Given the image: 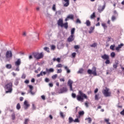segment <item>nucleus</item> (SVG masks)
I'll list each match as a JSON object with an SVG mask.
<instances>
[{"instance_id": "nucleus-1", "label": "nucleus", "mask_w": 124, "mask_h": 124, "mask_svg": "<svg viewBox=\"0 0 124 124\" xmlns=\"http://www.w3.org/2000/svg\"><path fill=\"white\" fill-rule=\"evenodd\" d=\"M78 93L79 95L77 96V100L78 101L83 102L84 99H88V96L85 93H83V92L79 91Z\"/></svg>"}, {"instance_id": "nucleus-2", "label": "nucleus", "mask_w": 124, "mask_h": 124, "mask_svg": "<svg viewBox=\"0 0 124 124\" xmlns=\"http://www.w3.org/2000/svg\"><path fill=\"white\" fill-rule=\"evenodd\" d=\"M6 89V93H11L13 89H12V83L10 82L7 84L5 86Z\"/></svg>"}, {"instance_id": "nucleus-3", "label": "nucleus", "mask_w": 124, "mask_h": 124, "mask_svg": "<svg viewBox=\"0 0 124 124\" xmlns=\"http://www.w3.org/2000/svg\"><path fill=\"white\" fill-rule=\"evenodd\" d=\"M33 56L36 60H40L41 59H43L44 54H43V52H41L40 53L36 52L33 53Z\"/></svg>"}, {"instance_id": "nucleus-4", "label": "nucleus", "mask_w": 124, "mask_h": 124, "mask_svg": "<svg viewBox=\"0 0 124 124\" xmlns=\"http://www.w3.org/2000/svg\"><path fill=\"white\" fill-rule=\"evenodd\" d=\"M87 73L90 75H93V76H97V73H96V68L95 66H93L92 70L88 69L87 70Z\"/></svg>"}, {"instance_id": "nucleus-5", "label": "nucleus", "mask_w": 124, "mask_h": 124, "mask_svg": "<svg viewBox=\"0 0 124 124\" xmlns=\"http://www.w3.org/2000/svg\"><path fill=\"white\" fill-rule=\"evenodd\" d=\"M110 90L109 88L106 87L105 89H104L102 91V93H103L104 96L106 97H108V96H110L111 95V92H109Z\"/></svg>"}, {"instance_id": "nucleus-6", "label": "nucleus", "mask_w": 124, "mask_h": 124, "mask_svg": "<svg viewBox=\"0 0 124 124\" xmlns=\"http://www.w3.org/2000/svg\"><path fill=\"white\" fill-rule=\"evenodd\" d=\"M54 68H50L49 69L46 68V71L43 72V71H42L41 72V73H42V75L43 76V75H46V74H48V75H49V74H50L51 72H54Z\"/></svg>"}, {"instance_id": "nucleus-7", "label": "nucleus", "mask_w": 124, "mask_h": 124, "mask_svg": "<svg viewBox=\"0 0 124 124\" xmlns=\"http://www.w3.org/2000/svg\"><path fill=\"white\" fill-rule=\"evenodd\" d=\"M15 64L16 67V69H14V70H15V71H20V68H19V67L20 66V64H21V59H18L15 62Z\"/></svg>"}, {"instance_id": "nucleus-8", "label": "nucleus", "mask_w": 124, "mask_h": 124, "mask_svg": "<svg viewBox=\"0 0 124 124\" xmlns=\"http://www.w3.org/2000/svg\"><path fill=\"white\" fill-rule=\"evenodd\" d=\"M5 56L6 59H9L10 60L11 58L13 56V54H12V51H11V50L7 51Z\"/></svg>"}, {"instance_id": "nucleus-9", "label": "nucleus", "mask_w": 124, "mask_h": 124, "mask_svg": "<svg viewBox=\"0 0 124 124\" xmlns=\"http://www.w3.org/2000/svg\"><path fill=\"white\" fill-rule=\"evenodd\" d=\"M24 108L25 109V110H27L31 106V105L29 104V102H28V100H25L24 102Z\"/></svg>"}, {"instance_id": "nucleus-10", "label": "nucleus", "mask_w": 124, "mask_h": 124, "mask_svg": "<svg viewBox=\"0 0 124 124\" xmlns=\"http://www.w3.org/2000/svg\"><path fill=\"white\" fill-rule=\"evenodd\" d=\"M73 82L71 80L69 79L68 81V85L70 87V91L73 92V88H72V84Z\"/></svg>"}, {"instance_id": "nucleus-11", "label": "nucleus", "mask_w": 124, "mask_h": 124, "mask_svg": "<svg viewBox=\"0 0 124 124\" xmlns=\"http://www.w3.org/2000/svg\"><path fill=\"white\" fill-rule=\"evenodd\" d=\"M62 24H63V20L62 18H60L57 21V24L60 27H62Z\"/></svg>"}, {"instance_id": "nucleus-12", "label": "nucleus", "mask_w": 124, "mask_h": 124, "mask_svg": "<svg viewBox=\"0 0 124 124\" xmlns=\"http://www.w3.org/2000/svg\"><path fill=\"white\" fill-rule=\"evenodd\" d=\"M106 6V5L105 3L102 7L101 6L99 7V8H98V12H99L100 13H101V12L103 11V10L105 9Z\"/></svg>"}, {"instance_id": "nucleus-13", "label": "nucleus", "mask_w": 124, "mask_h": 124, "mask_svg": "<svg viewBox=\"0 0 124 124\" xmlns=\"http://www.w3.org/2000/svg\"><path fill=\"white\" fill-rule=\"evenodd\" d=\"M67 88L66 87H63L62 88H61L60 90V93H66L67 92Z\"/></svg>"}, {"instance_id": "nucleus-14", "label": "nucleus", "mask_w": 124, "mask_h": 124, "mask_svg": "<svg viewBox=\"0 0 124 124\" xmlns=\"http://www.w3.org/2000/svg\"><path fill=\"white\" fill-rule=\"evenodd\" d=\"M74 17V16H73V15H68L67 16V17L65 19V22H67V21H68V20H69V19H70L71 20H73Z\"/></svg>"}, {"instance_id": "nucleus-15", "label": "nucleus", "mask_w": 124, "mask_h": 124, "mask_svg": "<svg viewBox=\"0 0 124 124\" xmlns=\"http://www.w3.org/2000/svg\"><path fill=\"white\" fill-rule=\"evenodd\" d=\"M68 42H72L74 40V35H71L67 39Z\"/></svg>"}, {"instance_id": "nucleus-16", "label": "nucleus", "mask_w": 124, "mask_h": 124, "mask_svg": "<svg viewBox=\"0 0 124 124\" xmlns=\"http://www.w3.org/2000/svg\"><path fill=\"white\" fill-rule=\"evenodd\" d=\"M61 28H64V29L67 30V29L68 28V23L66 22L65 23H63Z\"/></svg>"}, {"instance_id": "nucleus-17", "label": "nucleus", "mask_w": 124, "mask_h": 124, "mask_svg": "<svg viewBox=\"0 0 124 124\" xmlns=\"http://www.w3.org/2000/svg\"><path fill=\"white\" fill-rule=\"evenodd\" d=\"M101 58L103 60H109V56L107 54H104L101 56Z\"/></svg>"}, {"instance_id": "nucleus-18", "label": "nucleus", "mask_w": 124, "mask_h": 124, "mask_svg": "<svg viewBox=\"0 0 124 124\" xmlns=\"http://www.w3.org/2000/svg\"><path fill=\"white\" fill-rule=\"evenodd\" d=\"M19 81H20V78H16L14 82L15 86H18V84H19Z\"/></svg>"}, {"instance_id": "nucleus-19", "label": "nucleus", "mask_w": 124, "mask_h": 124, "mask_svg": "<svg viewBox=\"0 0 124 124\" xmlns=\"http://www.w3.org/2000/svg\"><path fill=\"white\" fill-rule=\"evenodd\" d=\"M65 2V4H63V6L65 7H67L69 5V0H63Z\"/></svg>"}, {"instance_id": "nucleus-20", "label": "nucleus", "mask_w": 124, "mask_h": 124, "mask_svg": "<svg viewBox=\"0 0 124 124\" xmlns=\"http://www.w3.org/2000/svg\"><path fill=\"white\" fill-rule=\"evenodd\" d=\"M64 68L65 70H66L67 71V73L68 74L69 73H70L71 71L69 69H68V67H67V66H64Z\"/></svg>"}, {"instance_id": "nucleus-21", "label": "nucleus", "mask_w": 124, "mask_h": 124, "mask_svg": "<svg viewBox=\"0 0 124 124\" xmlns=\"http://www.w3.org/2000/svg\"><path fill=\"white\" fill-rule=\"evenodd\" d=\"M93 30H94V27H91L90 29V31H89V33H93Z\"/></svg>"}, {"instance_id": "nucleus-22", "label": "nucleus", "mask_w": 124, "mask_h": 124, "mask_svg": "<svg viewBox=\"0 0 124 124\" xmlns=\"http://www.w3.org/2000/svg\"><path fill=\"white\" fill-rule=\"evenodd\" d=\"M83 72H84V69L80 68V69H79L77 73L78 74H82V73H83Z\"/></svg>"}, {"instance_id": "nucleus-23", "label": "nucleus", "mask_w": 124, "mask_h": 124, "mask_svg": "<svg viewBox=\"0 0 124 124\" xmlns=\"http://www.w3.org/2000/svg\"><path fill=\"white\" fill-rule=\"evenodd\" d=\"M85 24H86L87 27H90L91 26V21H90V20H86Z\"/></svg>"}, {"instance_id": "nucleus-24", "label": "nucleus", "mask_w": 124, "mask_h": 124, "mask_svg": "<svg viewBox=\"0 0 124 124\" xmlns=\"http://www.w3.org/2000/svg\"><path fill=\"white\" fill-rule=\"evenodd\" d=\"M85 121H88V124L92 123V118H91V117H88V118H86Z\"/></svg>"}, {"instance_id": "nucleus-25", "label": "nucleus", "mask_w": 124, "mask_h": 124, "mask_svg": "<svg viewBox=\"0 0 124 124\" xmlns=\"http://www.w3.org/2000/svg\"><path fill=\"white\" fill-rule=\"evenodd\" d=\"M69 123L71 124L73 122H74V120H73V118L72 117H69Z\"/></svg>"}, {"instance_id": "nucleus-26", "label": "nucleus", "mask_w": 124, "mask_h": 124, "mask_svg": "<svg viewBox=\"0 0 124 124\" xmlns=\"http://www.w3.org/2000/svg\"><path fill=\"white\" fill-rule=\"evenodd\" d=\"M44 50L45 51H46V52H47V53H49L50 52V48H49V47H45L44 48Z\"/></svg>"}, {"instance_id": "nucleus-27", "label": "nucleus", "mask_w": 124, "mask_h": 124, "mask_svg": "<svg viewBox=\"0 0 124 124\" xmlns=\"http://www.w3.org/2000/svg\"><path fill=\"white\" fill-rule=\"evenodd\" d=\"M6 67L7 68V69H10L12 67V65H11L10 64H7L6 65Z\"/></svg>"}, {"instance_id": "nucleus-28", "label": "nucleus", "mask_w": 124, "mask_h": 124, "mask_svg": "<svg viewBox=\"0 0 124 124\" xmlns=\"http://www.w3.org/2000/svg\"><path fill=\"white\" fill-rule=\"evenodd\" d=\"M91 19H94L95 18V13H93L92 15H91L90 16Z\"/></svg>"}, {"instance_id": "nucleus-29", "label": "nucleus", "mask_w": 124, "mask_h": 124, "mask_svg": "<svg viewBox=\"0 0 124 124\" xmlns=\"http://www.w3.org/2000/svg\"><path fill=\"white\" fill-rule=\"evenodd\" d=\"M74 32H75V28H73L71 31V35H74Z\"/></svg>"}, {"instance_id": "nucleus-30", "label": "nucleus", "mask_w": 124, "mask_h": 124, "mask_svg": "<svg viewBox=\"0 0 124 124\" xmlns=\"http://www.w3.org/2000/svg\"><path fill=\"white\" fill-rule=\"evenodd\" d=\"M91 47H93V48H95V47H96V46H97V44H96V43H94L93 44L91 45Z\"/></svg>"}, {"instance_id": "nucleus-31", "label": "nucleus", "mask_w": 124, "mask_h": 124, "mask_svg": "<svg viewBox=\"0 0 124 124\" xmlns=\"http://www.w3.org/2000/svg\"><path fill=\"white\" fill-rule=\"evenodd\" d=\"M101 25H102V26L103 27V28H104V29L106 30V28H107V25H106V24L102 23Z\"/></svg>"}, {"instance_id": "nucleus-32", "label": "nucleus", "mask_w": 124, "mask_h": 124, "mask_svg": "<svg viewBox=\"0 0 124 124\" xmlns=\"http://www.w3.org/2000/svg\"><path fill=\"white\" fill-rule=\"evenodd\" d=\"M16 109L17 110H20L21 109V105L20 104L18 103L16 105Z\"/></svg>"}, {"instance_id": "nucleus-33", "label": "nucleus", "mask_w": 124, "mask_h": 124, "mask_svg": "<svg viewBox=\"0 0 124 124\" xmlns=\"http://www.w3.org/2000/svg\"><path fill=\"white\" fill-rule=\"evenodd\" d=\"M56 67H57L58 68H61L62 67V64L61 63H59L56 65Z\"/></svg>"}, {"instance_id": "nucleus-34", "label": "nucleus", "mask_w": 124, "mask_h": 124, "mask_svg": "<svg viewBox=\"0 0 124 124\" xmlns=\"http://www.w3.org/2000/svg\"><path fill=\"white\" fill-rule=\"evenodd\" d=\"M57 77H58V75L55 74L52 76L51 78L52 79H53V80H55V79H57Z\"/></svg>"}, {"instance_id": "nucleus-35", "label": "nucleus", "mask_w": 124, "mask_h": 124, "mask_svg": "<svg viewBox=\"0 0 124 124\" xmlns=\"http://www.w3.org/2000/svg\"><path fill=\"white\" fill-rule=\"evenodd\" d=\"M115 48V45H111L110 46V50H112V51H114Z\"/></svg>"}, {"instance_id": "nucleus-36", "label": "nucleus", "mask_w": 124, "mask_h": 124, "mask_svg": "<svg viewBox=\"0 0 124 124\" xmlns=\"http://www.w3.org/2000/svg\"><path fill=\"white\" fill-rule=\"evenodd\" d=\"M79 116H83V115H84V114H85V112H84V111H80L79 113Z\"/></svg>"}, {"instance_id": "nucleus-37", "label": "nucleus", "mask_w": 124, "mask_h": 124, "mask_svg": "<svg viewBox=\"0 0 124 124\" xmlns=\"http://www.w3.org/2000/svg\"><path fill=\"white\" fill-rule=\"evenodd\" d=\"M74 49H75L76 50H77L78 49H79L80 48V46L78 45H75L74 46Z\"/></svg>"}, {"instance_id": "nucleus-38", "label": "nucleus", "mask_w": 124, "mask_h": 124, "mask_svg": "<svg viewBox=\"0 0 124 124\" xmlns=\"http://www.w3.org/2000/svg\"><path fill=\"white\" fill-rule=\"evenodd\" d=\"M99 96V94H96L95 95V100H98L99 98H98V97Z\"/></svg>"}, {"instance_id": "nucleus-39", "label": "nucleus", "mask_w": 124, "mask_h": 124, "mask_svg": "<svg viewBox=\"0 0 124 124\" xmlns=\"http://www.w3.org/2000/svg\"><path fill=\"white\" fill-rule=\"evenodd\" d=\"M32 110H35V109H36V107H35L34 104H32Z\"/></svg>"}, {"instance_id": "nucleus-40", "label": "nucleus", "mask_w": 124, "mask_h": 124, "mask_svg": "<svg viewBox=\"0 0 124 124\" xmlns=\"http://www.w3.org/2000/svg\"><path fill=\"white\" fill-rule=\"evenodd\" d=\"M110 56L112 57V58H114V57L116 56V54H115V52H112L110 54Z\"/></svg>"}, {"instance_id": "nucleus-41", "label": "nucleus", "mask_w": 124, "mask_h": 124, "mask_svg": "<svg viewBox=\"0 0 124 124\" xmlns=\"http://www.w3.org/2000/svg\"><path fill=\"white\" fill-rule=\"evenodd\" d=\"M52 10L53 11H56V4H53L52 6Z\"/></svg>"}, {"instance_id": "nucleus-42", "label": "nucleus", "mask_w": 124, "mask_h": 124, "mask_svg": "<svg viewBox=\"0 0 124 124\" xmlns=\"http://www.w3.org/2000/svg\"><path fill=\"white\" fill-rule=\"evenodd\" d=\"M45 81L46 83H48V82H50V79H49L48 78H46L45 79Z\"/></svg>"}, {"instance_id": "nucleus-43", "label": "nucleus", "mask_w": 124, "mask_h": 124, "mask_svg": "<svg viewBox=\"0 0 124 124\" xmlns=\"http://www.w3.org/2000/svg\"><path fill=\"white\" fill-rule=\"evenodd\" d=\"M109 63H110V60H109V59H107L106 61L105 62V64H109Z\"/></svg>"}, {"instance_id": "nucleus-44", "label": "nucleus", "mask_w": 124, "mask_h": 124, "mask_svg": "<svg viewBox=\"0 0 124 124\" xmlns=\"http://www.w3.org/2000/svg\"><path fill=\"white\" fill-rule=\"evenodd\" d=\"M62 69H59L57 70V73H62Z\"/></svg>"}, {"instance_id": "nucleus-45", "label": "nucleus", "mask_w": 124, "mask_h": 124, "mask_svg": "<svg viewBox=\"0 0 124 124\" xmlns=\"http://www.w3.org/2000/svg\"><path fill=\"white\" fill-rule=\"evenodd\" d=\"M29 121H30L29 119H26L25 120L24 124H28V123H29Z\"/></svg>"}, {"instance_id": "nucleus-46", "label": "nucleus", "mask_w": 124, "mask_h": 124, "mask_svg": "<svg viewBox=\"0 0 124 124\" xmlns=\"http://www.w3.org/2000/svg\"><path fill=\"white\" fill-rule=\"evenodd\" d=\"M56 49V46L54 45L51 46V50H55Z\"/></svg>"}, {"instance_id": "nucleus-47", "label": "nucleus", "mask_w": 124, "mask_h": 124, "mask_svg": "<svg viewBox=\"0 0 124 124\" xmlns=\"http://www.w3.org/2000/svg\"><path fill=\"white\" fill-rule=\"evenodd\" d=\"M60 116L62 118H64V115H63V112L61 111L60 112Z\"/></svg>"}, {"instance_id": "nucleus-48", "label": "nucleus", "mask_w": 124, "mask_h": 124, "mask_svg": "<svg viewBox=\"0 0 124 124\" xmlns=\"http://www.w3.org/2000/svg\"><path fill=\"white\" fill-rule=\"evenodd\" d=\"M74 123H79L80 121H79V119L78 118H76L75 120H74Z\"/></svg>"}, {"instance_id": "nucleus-49", "label": "nucleus", "mask_w": 124, "mask_h": 124, "mask_svg": "<svg viewBox=\"0 0 124 124\" xmlns=\"http://www.w3.org/2000/svg\"><path fill=\"white\" fill-rule=\"evenodd\" d=\"M22 79H26V75L23 74L21 76Z\"/></svg>"}, {"instance_id": "nucleus-50", "label": "nucleus", "mask_w": 124, "mask_h": 124, "mask_svg": "<svg viewBox=\"0 0 124 124\" xmlns=\"http://www.w3.org/2000/svg\"><path fill=\"white\" fill-rule=\"evenodd\" d=\"M12 120H15V114L13 113L12 114Z\"/></svg>"}, {"instance_id": "nucleus-51", "label": "nucleus", "mask_w": 124, "mask_h": 124, "mask_svg": "<svg viewBox=\"0 0 124 124\" xmlns=\"http://www.w3.org/2000/svg\"><path fill=\"white\" fill-rule=\"evenodd\" d=\"M40 76H43V75H42L41 72H40L39 74L37 75V77L38 78H39V77H40Z\"/></svg>"}, {"instance_id": "nucleus-52", "label": "nucleus", "mask_w": 124, "mask_h": 124, "mask_svg": "<svg viewBox=\"0 0 124 124\" xmlns=\"http://www.w3.org/2000/svg\"><path fill=\"white\" fill-rule=\"evenodd\" d=\"M72 56L73 58H75V57H76V53L73 52L72 54Z\"/></svg>"}, {"instance_id": "nucleus-53", "label": "nucleus", "mask_w": 124, "mask_h": 124, "mask_svg": "<svg viewBox=\"0 0 124 124\" xmlns=\"http://www.w3.org/2000/svg\"><path fill=\"white\" fill-rule=\"evenodd\" d=\"M124 46V44H121L120 45H119L118 47L121 49Z\"/></svg>"}, {"instance_id": "nucleus-54", "label": "nucleus", "mask_w": 124, "mask_h": 124, "mask_svg": "<svg viewBox=\"0 0 124 124\" xmlns=\"http://www.w3.org/2000/svg\"><path fill=\"white\" fill-rule=\"evenodd\" d=\"M111 20L112 21H114V20H116V16H112L111 17Z\"/></svg>"}, {"instance_id": "nucleus-55", "label": "nucleus", "mask_w": 124, "mask_h": 124, "mask_svg": "<svg viewBox=\"0 0 124 124\" xmlns=\"http://www.w3.org/2000/svg\"><path fill=\"white\" fill-rule=\"evenodd\" d=\"M76 23H78V24H81V20L78 18L77 19Z\"/></svg>"}, {"instance_id": "nucleus-56", "label": "nucleus", "mask_w": 124, "mask_h": 124, "mask_svg": "<svg viewBox=\"0 0 124 124\" xmlns=\"http://www.w3.org/2000/svg\"><path fill=\"white\" fill-rule=\"evenodd\" d=\"M72 96L73 98H75V97H76V94L73 93L72 94Z\"/></svg>"}, {"instance_id": "nucleus-57", "label": "nucleus", "mask_w": 124, "mask_h": 124, "mask_svg": "<svg viewBox=\"0 0 124 124\" xmlns=\"http://www.w3.org/2000/svg\"><path fill=\"white\" fill-rule=\"evenodd\" d=\"M111 39H112L111 38V37H108V40H107V42H109V41H111Z\"/></svg>"}, {"instance_id": "nucleus-58", "label": "nucleus", "mask_w": 124, "mask_h": 124, "mask_svg": "<svg viewBox=\"0 0 124 124\" xmlns=\"http://www.w3.org/2000/svg\"><path fill=\"white\" fill-rule=\"evenodd\" d=\"M120 47H119V46H117L116 47L115 50L117 51V52H120Z\"/></svg>"}, {"instance_id": "nucleus-59", "label": "nucleus", "mask_w": 124, "mask_h": 124, "mask_svg": "<svg viewBox=\"0 0 124 124\" xmlns=\"http://www.w3.org/2000/svg\"><path fill=\"white\" fill-rule=\"evenodd\" d=\"M56 61L58 62H61V58H57Z\"/></svg>"}, {"instance_id": "nucleus-60", "label": "nucleus", "mask_w": 124, "mask_h": 124, "mask_svg": "<svg viewBox=\"0 0 124 124\" xmlns=\"http://www.w3.org/2000/svg\"><path fill=\"white\" fill-rule=\"evenodd\" d=\"M48 86H49V87H50V88L53 87V86H54V85L53 84V83H49L48 84Z\"/></svg>"}, {"instance_id": "nucleus-61", "label": "nucleus", "mask_w": 124, "mask_h": 124, "mask_svg": "<svg viewBox=\"0 0 124 124\" xmlns=\"http://www.w3.org/2000/svg\"><path fill=\"white\" fill-rule=\"evenodd\" d=\"M24 83H25V84H29V83H30V80L26 79Z\"/></svg>"}, {"instance_id": "nucleus-62", "label": "nucleus", "mask_w": 124, "mask_h": 124, "mask_svg": "<svg viewBox=\"0 0 124 124\" xmlns=\"http://www.w3.org/2000/svg\"><path fill=\"white\" fill-rule=\"evenodd\" d=\"M56 13L58 14V15H61V14H62V12H61V11H58L56 12Z\"/></svg>"}, {"instance_id": "nucleus-63", "label": "nucleus", "mask_w": 124, "mask_h": 124, "mask_svg": "<svg viewBox=\"0 0 124 124\" xmlns=\"http://www.w3.org/2000/svg\"><path fill=\"white\" fill-rule=\"evenodd\" d=\"M120 114L121 115L124 116V109L122 111H121Z\"/></svg>"}, {"instance_id": "nucleus-64", "label": "nucleus", "mask_w": 124, "mask_h": 124, "mask_svg": "<svg viewBox=\"0 0 124 124\" xmlns=\"http://www.w3.org/2000/svg\"><path fill=\"white\" fill-rule=\"evenodd\" d=\"M85 106H86V107H89V103H88L87 102H86L85 103Z\"/></svg>"}]
</instances>
